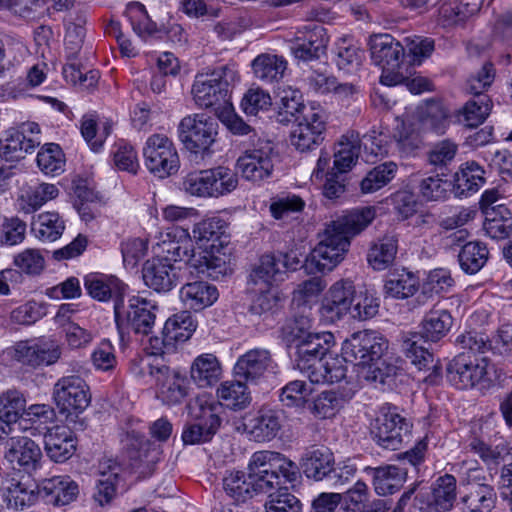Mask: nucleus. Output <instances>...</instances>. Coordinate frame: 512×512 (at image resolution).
I'll use <instances>...</instances> for the list:
<instances>
[{
    "label": "nucleus",
    "mask_w": 512,
    "mask_h": 512,
    "mask_svg": "<svg viewBox=\"0 0 512 512\" xmlns=\"http://www.w3.org/2000/svg\"><path fill=\"white\" fill-rule=\"evenodd\" d=\"M361 150L360 135L356 131H347L343 134L334 153L333 170L346 173L356 164Z\"/></svg>",
    "instance_id": "obj_39"
},
{
    "label": "nucleus",
    "mask_w": 512,
    "mask_h": 512,
    "mask_svg": "<svg viewBox=\"0 0 512 512\" xmlns=\"http://www.w3.org/2000/svg\"><path fill=\"white\" fill-rule=\"evenodd\" d=\"M447 378L458 389L477 387L484 392L495 385L498 375L487 357L462 352L448 364Z\"/></svg>",
    "instance_id": "obj_5"
},
{
    "label": "nucleus",
    "mask_w": 512,
    "mask_h": 512,
    "mask_svg": "<svg viewBox=\"0 0 512 512\" xmlns=\"http://www.w3.org/2000/svg\"><path fill=\"white\" fill-rule=\"evenodd\" d=\"M329 37L326 29L321 25L306 26L303 31L297 32L290 41V50L294 57L302 61L319 59L325 54Z\"/></svg>",
    "instance_id": "obj_18"
},
{
    "label": "nucleus",
    "mask_w": 512,
    "mask_h": 512,
    "mask_svg": "<svg viewBox=\"0 0 512 512\" xmlns=\"http://www.w3.org/2000/svg\"><path fill=\"white\" fill-rule=\"evenodd\" d=\"M65 223L57 212H43L33 218L31 231L43 242H53L61 237Z\"/></svg>",
    "instance_id": "obj_44"
},
{
    "label": "nucleus",
    "mask_w": 512,
    "mask_h": 512,
    "mask_svg": "<svg viewBox=\"0 0 512 512\" xmlns=\"http://www.w3.org/2000/svg\"><path fill=\"white\" fill-rule=\"evenodd\" d=\"M145 284L156 292H168L176 286L178 275L176 268L167 259L147 260L142 270Z\"/></svg>",
    "instance_id": "obj_27"
},
{
    "label": "nucleus",
    "mask_w": 512,
    "mask_h": 512,
    "mask_svg": "<svg viewBox=\"0 0 512 512\" xmlns=\"http://www.w3.org/2000/svg\"><path fill=\"white\" fill-rule=\"evenodd\" d=\"M397 238L395 235H385L374 243L368 251L367 261L376 271L388 268L394 261L397 253Z\"/></svg>",
    "instance_id": "obj_45"
},
{
    "label": "nucleus",
    "mask_w": 512,
    "mask_h": 512,
    "mask_svg": "<svg viewBox=\"0 0 512 512\" xmlns=\"http://www.w3.org/2000/svg\"><path fill=\"white\" fill-rule=\"evenodd\" d=\"M419 288L418 277L406 269L389 273L384 284L385 295L395 299L413 296Z\"/></svg>",
    "instance_id": "obj_43"
},
{
    "label": "nucleus",
    "mask_w": 512,
    "mask_h": 512,
    "mask_svg": "<svg viewBox=\"0 0 512 512\" xmlns=\"http://www.w3.org/2000/svg\"><path fill=\"white\" fill-rule=\"evenodd\" d=\"M433 505L438 512L449 511L456 500V479L451 474L440 476L432 488Z\"/></svg>",
    "instance_id": "obj_53"
},
{
    "label": "nucleus",
    "mask_w": 512,
    "mask_h": 512,
    "mask_svg": "<svg viewBox=\"0 0 512 512\" xmlns=\"http://www.w3.org/2000/svg\"><path fill=\"white\" fill-rule=\"evenodd\" d=\"M196 329V322L189 311H181L169 317L165 322L163 334L175 342H185Z\"/></svg>",
    "instance_id": "obj_50"
},
{
    "label": "nucleus",
    "mask_w": 512,
    "mask_h": 512,
    "mask_svg": "<svg viewBox=\"0 0 512 512\" xmlns=\"http://www.w3.org/2000/svg\"><path fill=\"white\" fill-rule=\"evenodd\" d=\"M290 134L292 146L299 152L316 149L324 140L326 132V115L321 109L309 108L295 119Z\"/></svg>",
    "instance_id": "obj_14"
},
{
    "label": "nucleus",
    "mask_w": 512,
    "mask_h": 512,
    "mask_svg": "<svg viewBox=\"0 0 512 512\" xmlns=\"http://www.w3.org/2000/svg\"><path fill=\"white\" fill-rule=\"evenodd\" d=\"M158 248L162 253L160 258L171 261H185L191 266V259L196 253L193 239L187 229L174 227L161 236Z\"/></svg>",
    "instance_id": "obj_23"
},
{
    "label": "nucleus",
    "mask_w": 512,
    "mask_h": 512,
    "mask_svg": "<svg viewBox=\"0 0 512 512\" xmlns=\"http://www.w3.org/2000/svg\"><path fill=\"white\" fill-rule=\"evenodd\" d=\"M2 445L4 458L12 465L13 469L18 468L30 472L38 467L42 452L29 437H9L4 440Z\"/></svg>",
    "instance_id": "obj_19"
},
{
    "label": "nucleus",
    "mask_w": 512,
    "mask_h": 512,
    "mask_svg": "<svg viewBox=\"0 0 512 512\" xmlns=\"http://www.w3.org/2000/svg\"><path fill=\"white\" fill-rule=\"evenodd\" d=\"M388 341L374 331L353 333L342 344V356L360 368L358 373L366 380L385 383L396 374V367L383 358L388 350Z\"/></svg>",
    "instance_id": "obj_2"
},
{
    "label": "nucleus",
    "mask_w": 512,
    "mask_h": 512,
    "mask_svg": "<svg viewBox=\"0 0 512 512\" xmlns=\"http://www.w3.org/2000/svg\"><path fill=\"white\" fill-rule=\"evenodd\" d=\"M453 324V317L442 302L436 303L424 316L421 333L404 332L401 335V348L405 356L419 370L433 365V354L423 344L437 342L447 335Z\"/></svg>",
    "instance_id": "obj_3"
},
{
    "label": "nucleus",
    "mask_w": 512,
    "mask_h": 512,
    "mask_svg": "<svg viewBox=\"0 0 512 512\" xmlns=\"http://www.w3.org/2000/svg\"><path fill=\"white\" fill-rule=\"evenodd\" d=\"M239 81L234 65H224L210 74L197 75L192 86L193 99L201 108L229 103L231 88Z\"/></svg>",
    "instance_id": "obj_8"
},
{
    "label": "nucleus",
    "mask_w": 512,
    "mask_h": 512,
    "mask_svg": "<svg viewBox=\"0 0 512 512\" xmlns=\"http://www.w3.org/2000/svg\"><path fill=\"white\" fill-rule=\"evenodd\" d=\"M53 400L66 422L74 430H84L87 423L80 417L91 402V394L85 380L77 375L63 376L53 387Z\"/></svg>",
    "instance_id": "obj_6"
},
{
    "label": "nucleus",
    "mask_w": 512,
    "mask_h": 512,
    "mask_svg": "<svg viewBox=\"0 0 512 512\" xmlns=\"http://www.w3.org/2000/svg\"><path fill=\"white\" fill-rule=\"evenodd\" d=\"M212 169L190 172L183 181L184 190L199 197H213Z\"/></svg>",
    "instance_id": "obj_60"
},
{
    "label": "nucleus",
    "mask_w": 512,
    "mask_h": 512,
    "mask_svg": "<svg viewBox=\"0 0 512 512\" xmlns=\"http://www.w3.org/2000/svg\"><path fill=\"white\" fill-rule=\"evenodd\" d=\"M201 408V420L187 425L183 430L182 440L185 444L193 445L209 441L220 426L221 419L213 412L211 406Z\"/></svg>",
    "instance_id": "obj_37"
},
{
    "label": "nucleus",
    "mask_w": 512,
    "mask_h": 512,
    "mask_svg": "<svg viewBox=\"0 0 512 512\" xmlns=\"http://www.w3.org/2000/svg\"><path fill=\"white\" fill-rule=\"evenodd\" d=\"M84 286L88 294L99 301L122 299L127 286L115 276L104 274H89L84 279Z\"/></svg>",
    "instance_id": "obj_33"
},
{
    "label": "nucleus",
    "mask_w": 512,
    "mask_h": 512,
    "mask_svg": "<svg viewBox=\"0 0 512 512\" xmlns=\"http://www.w3.org/2000/svg\"><path fill=\"white\" fill-rule=\"evenodd\" d=\"M491 108L492 101L488 95L474 96L458 111V121L470 128L477 127L485 121Z\"/></svg>",
    "instance_id": "obj_46"
},
{
    "label": "nucleus",
    "mask_w": 512,
    "mask_h": 512,
    "mask_svg": "<svg viewBox=\"0 0 512 512\" xmlns=\"http://www.w3.org/2000/svg\"><path fill=\"white\" fill-rule=\"evenodd\" d=\"M2 498L8 508L17 510L32 505L37 495L33 489H29L20 481L11 479L4 487Z\"/></svg>",
    "instance_id": "obj_57"
},
{
    "label": "nucleus",
    "mask_w": 512,
    "mask_h": 512,
    "mask_svg": "<svg viewBox=\"0 0 512 512\" xmlns=\"http://www.w3.org/2000/svg\"><path fill=\"white\" fill-rule=\"evenodd\" d=\"M62 355L60 343L50 337L19 341L13 346L12 357L24 366L37 369L55 364Z\"/></svg>",
    "instance_id": "obj_13"
},
{
    "label": "nucleus",
    "mask_w": 512,
    "mask_h": 512,
    "mask_svg": "<svg viewBox=\"0 0 512 512\" xmlns=\"http://www.w3.org/2000/svg\"><path fill=\"white\" fill-rule=\"evenodd\" d=\"M511 212L504 205L487 208L483 228L492 239L503 240L512 237Z\"/></svg>",
    "instance_id": "obj_42"
},
{
    "label": "nucleus",
    "mask_w": 512,
    "mask_h": 512,
    "mask_svg": "<svg viewBox=\"0 0 512 512\" xmlns=\"http://www.w3.org/2000/svg\"><path fill=\"white\" fill-rule=\"evenodd\" d=\"M271 105L269 93L259 87L250 88L241 101L242 110L246 115H257L260 111L268 110Z\"/></svg>",
    "instance_id": "obj_64"
},
{
    "label": "nucleus",
    "mask_w": 512,
    "mask_h": 512,
    "mask_svg": "<svg viewBox=\"0 0 512 512\" xmlns=\"http://www.w3.org/2000/svg\"><path fill=\"white\" fill-rule=\"evenodd\" d=\"M458 145L449 140H441L435 143L427 154L428 163L438 169L448 167L455 159Z\"/></svg>",
    "instance_id": "obj_63"
},
{
    "label": "nucleus",
    "mask_w": 512,
    "mask_h": 512,
    "mask_svg": "<svg viewBox=\"0 0 512 512\" xmlns=\"http://www.w3.org/2000/svg\"><path fill=\"white\" fill-rule=\"evenodd\" d=\"M148 170L163 178L174 174L179 168V157L172 141L164 134L148 137L143 148Z\"/></svg>",
    "instance_id": "obj_15"
},
{
    "label": "nucleus",
    "mask_w": 512,
    "mask_h": 512,
    "mask_svg": "<svg viewBox=\"0 0 512 512\" xmlns=\"http://www.w3.org/2000/svg\"><path fill=\"white\" fill-rule=\"evenodd\" d=\"M275 157L274 144L259 139L238 158L236 167L245 180L260 184L272 177Z\"/></svg>",
    "instance_id": "obj_12"
},
{
    "label": "nucleus",
    "mask_w": 512,
    "mask_h": 512,
    "mask_svg": "<svg viewBox=\"0 0 512 512\" xmlns=\"http://www.w3.org/2000/svg\"><path fill=\"white\" fill-rule=\"evenodd\" d=\"M249 479L253 493H273L285 488L286 483H295L300 477L297 464L275 451H257L248 463Z\"/></svg>",
    "instance_id": "obj_4"
},
{
    "label": "nucleus",
    "mask_w": 512,
    "mask_h": 512,
    "mask_svg": "<svg viewBox=\"0 0 512 512\" xmlns=\"http://www.w3.org/2000/svg\"><path fill=\"white\" fill-rule=\"evenodd\" d=\"M190 259V267L195 270L196 274L203 277L219 280L231 273L228 257L225 253H220V251H202Z\"/></svg>",
    "instance_id": "obj_35"
},
{
    "label": "nucleus",
    "mask_w": 512,
    "mask_h": 512,
    "mask_svg": "<svg viewBox=\"0 0 512 512\" xmlns=\"http://www.w3.org/2000/svg\"><path fill=\"white\" fill-rule=\"evenodd\" d=\"M276 364L269 350L255 348L240 356L235 364V375L246 382L256 383L266 372L273 371Z\"/></svg>",
    "instance_id": "obj_24"
},
{
    "label": "nucleus",
    "mask_w": 512,
    "mask_h": 512,
    "mask_svg": "<svg viewBox=\"0 0 512 512\" xmlns=\"http://www.w3.org/2000/svg\"><path fill=\"white\" fill-rule=\"evenodd\" d=\"M485 171L475 161L463 163L454 176V191L462 196L477 192L485 183Z\"/></svg>",
    "instance_id": "obj_41"
},
{
    "label": "nucleus",
    "mask_w": 512,
    "mask_h": 512,
    "mask_svg": "<svg viewBox=\"0 0 512 512\" xmlns=\"http://www.w3.org/2000/svg\"><path fill=\"white\" fill-rule=\"evenodd\" d=\"M370 52L373 63L382 69L380 82L395 86L405 79L403 59L404 47L390 34H377L370 39Z\"/></svg>",
    "instance_id": "obj_9"
},
{
    "label": "nucleus",
    "mask_w": 512,
    "mask_h": 512,
    "mask_svg": "<svg viewBox=\"0 0 512 512\" xmlns=\"http://www.w3.org/2000/svg\"><path fill=\"white\" fill-rule=\"evenodd\" d=\"M26 400L17 390H7L0 396V420L11 429L25 411Z\"/></svg>",
    "instance_id": "obj_56"
},
{
    "label": "nucleus",
    "mask_w": 512,
    "mask_h": 512,
    "mask_svg": "<svg viewBox=\"0 0 512 512\" xmlns=\"http://www.w3.org/2000/svg\"><path fill=\"white\" fill-rule=\"evenodd\" d=\"M157 397L168 406L178 405L189 393V380L177 370L165 367L163 375L156 383Z\"/></svg>",
    "instance_id": "obj_29"
},
{
    "label": "nucleus",
    "mask_w": 512,
    "mask_h": 512,
    "mask_svg": "<svg viewBox=\"0 0 512 512\" xmlns=\"http://www.w3.org/2000/svg\"><path fill=\"white\" fill-rule=\"evenodd\" d=\"M157 306L152 301L132 295L127 301L116 300L114 304V317L117 330L122 339L131 333L149 335L156 321Z\"/></svg>",
    "instance_id": "obj_7"
},
{
    "label": "nucleus",
    "mask_w": 512,
    "mask_h": 512,
    "mask_svg": "<svg viewBox=\"0 0 512 512\" xmlns=\"http://www.w3.org/2000/svg\"><path fill=\"white\" fill-rule=\"evenodd\" d=\"M127 453L129 465L142 476L150 475L160 461V445L148 440L143 434L131 431L127 434Z\"/></svg>",
    "instance_id": "obj_17"
},
{
    "label": "nucleus",
    "mask_w": 512,
    "mask_h": 512,
    "mask_svg": "<svg viewBox=\"0 0 512 512\" xmlns=\"http://www.w3.org/2000/svg\"><path fill=\"white\" fill-rule=\"evenodd\" d=\"M223 488L236 502H246L254 495L249 473L246 475L243 471H228L223 478Z\"/></svg>",
    "instance_id": "obj_54"
},
{
    "label": "nucleus",
    "mask_w": 512,
    "mask_h": 512,
    "mask_svg": "<svg viewBox=\"0 0 512 512\" xmlns=\"http://www.w3.org/2000/svg\"><path fill=\"white\" fill-rule=\"evenodd\" d=\"M76 445V438L68 427L56 426L44 435L45 452L56 463L70 459L76 451Z\"/></svg>",
    "instance_id": "obj_30"
},
{
    "label": "nucleus",
    "mask_w": 512,
    "mask_h": 512,
    "mask_svg": "<svg viewBox=\"0 0 512 512\" xmlns=\"http://www.w3.org/2000/svg\"><path fill=\"white\" fill-rule=\"evenodd\" d=\"M227 223L219 218L213 217L202 220L193 228V242L202 251L219 252L229 243V236L226 233Z\"/></svg>",
    "instance_id": "obj_26"
},
{
    "label": "nucleus",
    "mask_w": 512,
    "mask_h": 512,
    "mask_svg": "<svg viewBox=\"0 0 512 512\" xmlns=\"http://www.w3.org/2000/svg\"><path fill=\"white\" fill-rule=\"evenodd\" d=\"M372 477L374 490L378 495L386 496L398 491L407 478V470L396 465L367 467L365 469Z\"/></svg>",
    "instance_id": "obj_32"
},
{
    "label": "nucleus",
    "mask_w": 512,
    "mask_h": 512,
    "mask_svg": "<svg viewBox=\"0 0 512 512\" xmlns=\"http://www.w3.org/2000/svg\"><path fill=\"white\" fill-rule=\"evenodd\" d=\"M300 465L307 478L322 481L329 477L335 459L329 448L312 445L302 454Z\"/></svg>",
    "instance_id": "obj_28"
},
{
    "label": "nucleus",
    "mask_w": 512,
    "mask_h": 512,
    "mask_svg": "<svg viewBox=\"0 0 512 512\" xmlns=\"http://www.w3.org/2000/svg\"><path fill=\"white\" fill-rule=\"evenodd\" d=\"M244 431L257 442L270 441L277 437L282 428V414L266 406L244 418Z\"/></svg>",
    "instance_id": "obj_20"
},
{
    "label": "nucleus",
    "mask_w": 512,
    "mask_h": 512,
    "mask_svg": "<svg viewBox=\"0 0 512 512\" xmlns=\"http://www.w3.org/2000/svg\"><path fill=\"white\" fill-rule=\"evenodd\" d=\"M420 121L423 126L438 134H444L449 126L450 113L441 101L429 100L420 108Z\"/></svg>",
    "instance_id": "obj_48"
},
{
    "label": "nucleus",
    "mask_w": 512,
    "mask_h": 512,
    "mask_svg": "<svg viewBox=\"0 0 512 512\" xmlns=\"http://www.w3.org/2000/svg\"><path fill=\"white\" fill-rule=\"evenodd\" d=\"M59 189L54 184L42 183L37 186H24L20 189L16 199V206L20 212L31 214L47 201L55 199Z\"/></svg>",
    "instance_id": "obj_36"
},
{
    "label": "nucleus",
    "mask_w": 512,
    "mask_h": 512,
    "mask_svg": "<svg viewBox=\"0 0 512 512\" xmlns=\"http://www.w3.org/2000/svg\"><path fill=\"white\" fill-rule=\"evenodd\" d=\"M313 319L308 314H298L281 328V338L287 347H293L313 332Z\"/></svg>",
    "instance_id": "obj_55"
},
{
    "label": "nucleus",
    "mask_w": 512,
    "mask_h": 512,
    "mask_svg": "<svg viewBox=\"0 0 512 512\" xmlns=\"http://www.w3.org/2000/svg\"><path fill=\"white\" fill-rule=\"evenodd\" d=\"M183 305L194 311H201L211 306L219 296L214 285L205 281H194L183 285L179 292Z\"/></svg>",
    "instance_id": "obj_34"
},
{
    "label": "nucleus",
    "mask_w": 512,
    "mask_h": 512,
    "mask_svg": "<svg viewBox=\"0 0 512 512\" xmlns=\"http://www.w3.org/2000/svg\"><path fill=\"white\" fill-rule=\"evenodd\" d=\"M480 474L479 469L468 471L466 491L461 496L467 512H489L494 507L496 493L490 485L478 482Z\"/></svg>",
    "instance_id": "obj_22"
},
{
    "label": "nucleus",
    "mask_w": 512,
    "mask_h": 512,
    "mask_svg": "<svg viewBox=\"0 0 512 512\" xmlns=\"http://www.w3.org/2000/svg\"><path fill=\"white\" fill-rule=\"evenodd\" d=\"M355 297L354 283L349 279L335 282L322 302L321 313L332 322L340 320L351 313Z\"/></svg>",
    "instance_id": "obj_21"
},
{
    "label": "nucleus",
    "mask_w": 512,
    "mask_h": 512,
    "mask_svg": "<svg viewBox=\"0 0 512 512\" xmlns=\"http://www.w3.org/2000/svg\"><path fill=\"white\" fill-rule=\"evenodd\" d=\"M488 249L480 242H468L462 246L458 260L460 267L468 274L477 273L488 260Z\"/></svg>",
    "instance_id": "obj_52"
},
{
    "label": "nucleus",
    "mask_w": 512,
    "mask_h": 512,
    "mask_svg": "<svg viewBox=\"0 0 512 512\" xmlns=\"http://www.w3.org/2000/svg\"><path fill=\"white\" fill-rule=\"evenodd\" d=\"M219 124L205 114L184 117L178 126L179 138L185 148L195 154L208 152L216 141Z\"/></svg>",
    "instance_id": "obj_11"
},
{
    "label": "nucleus",
    "mask_w": 512,
    "mask_h": 512,
    "mask_svg": "<svg viewBox=\"0 0 512 512\" xmlns=\"http://www.w3.org/2000/svg\"><path fill=\"white\" fill-rule=\"evenodd\" d=\"M41 143L38 137H27L16 129L6 131L0 139V156L7 161H16L32 152Z\"/></svg>",
    "instance_id": "obj_38"
},
{
    "label": "nucleus",
    "mask_w": 512,
    "mask_h": 512,
    "mask_svg": "<svg viewBox=\"0 0 512 512\" xmlns=\"http://www.w3.org/2000/svg\"><path fill=\"white\" fill-rule=\"evenodd\" d=\"M252 69L256 78L272 83L283 77L286 61L274 54H261L252 61Z\"/></svg>",
    "instance_id": "obj_47"
},
{
    "label": "nucleus",
    "mask_w": 512,
    "mask_h": 512,
    "mask_svg": "<svg viewBox=\"0 0 512 512\" xmlns=\"http://www.w3.org/2000/svg\"><path fill=\"white\" fill-rule=\"evenodd\" d=\"M286 263L273 254H265L249 275V284L254 292H264L283 280Z\"/></svg>",
    "instance_id": "obj_25"
},
{
    "label": "nucleus",
    "mask_w": 512,
    "mask_h": 512,
    "mask_svg": "<svg viewBox=\"0 0 512 512\" xmlns=\"http://www.w3.org/2000/svg\"><path fill=\"white\" fill-rule=\"evenodd\" d=\"M334 345V335L331 332H313L298 342L295 348V365L302 372H310L322 367L323 357Z\"/></svg>",
    "instance_id": "obj_16"
},
{
    "label": "nucleus",
    "mask_w": 512,
    "mask_h": 512,
    "mask_svg": "<svg viewBox=\"0 0 512 512\" xmlns=\"http://www.w3.org/2000/svg\"><path fill=\"white\" fill-rule=\"evenodd\" d=\"M37 164L40 170L49 175L59 174L64 171V154L58 144H46L38 152Z\"/></svg>",
    "instance_id": "obj_59"
},
{
    "label": "nucleus",
    "mask_w": 512,
    "mask_h": 512,
    "mask_svg": "<svg viewBox=\"0 0 512 512\" xmlns=\"http://www.w3.org/2000/svg\"><path fill=\"white\" fill-rule=\"evenodd\" d=\"M305 207V201L298 195L287 194L273 199L269 210L273 218L286 219L295 213H300Z\"/></svg>",
    "instance_id": "obj_62"
},
{
    "label": "nucleus",
    "mask_w": 512,
    "mask_h": 512,
    "mask_svg": "<svg viewBox=\"0 0 512 512\" xmlns=\"http://www.w3.org/2000/svg\"><path fill=\"white\" fill-rule=\"evenodd\" d=\"M40 493L47 503L64 506L76 500L79 487L69 476H54L42 481Z\"/></svg>",
    "instance_id": "obj_31"
},
{
    "label": "nucleus",
    "mask_w": 512,
    "mask_h": 512,
    "mask_svg": "<svg viewBox=\"0 0 512 512\" xmlns=\"http://www.w3.org/2000/svg\"><path fill=\"white\" fill-rule=\"evenodd\" d=\"M221 373L220 362L215 355L210 353L195 358L190 369L192 380L201 388L216 384L221 377Z\"/></svg>",
    "instance_id": "obj_40"
},
{
    "label": "nucleus",
    "mask_w": 512,
    "mask_h": 512,
    "mask_svg": "<svg viewBox=\"0 0 512 512\" xmlns=\"http://www.w3.org/2000/svg\"><path fill=\"white\" fill-rule=\"evenodd\" d=\"M397 164L387 161L371 169L360 182L361 192L369 194L386 186L396 175Z\"/></svg>",
    "instance_id": "obj_51"
},
{
    "label": "nucleus",
    "mask_w": 512,
    "mask_h": 512,
    "mask_svg": "<svg viewBox=\"0 0 512 512\" xmlns=\"http://www.w3.org/2000/svg\"><path fill=\"white\" fill-rule=\"evenodd\" d=\"M412 424L392 404L383 405L371 423V436L382 448L398 450L409 441Z\"/></svg>",
    "instance_id": "obj_10"
},
{
    "label": "nucleus",
    "mask_w": 512,
    "mask_h": 512,
    "mask_svg": "<svg viewBox=\"0 0 512 512\" xmlns=\"http://www.w3.org/2000/svg\"><path fill=\"white\" fill-rule=\"evenodd\" d=\"M336 65L346 73H355L362 65L364 51L358 46L341 39L336 46Z\"/></svg>",
    "instance_id": "obj_58"
},
{
    "label": "nucleus",
    "mask_w": 512,
    "mask_h": 512,
    "mask_svg": "<svg viewBox=\"0 0 512 512\" xmlns=\"http://www.w3.org/2000/svg\"><path fill=\"white\" fill-rule=\"evenodd\" d=\"M265 510L266 512H301V503L299 499L285 487L268 495Z\"/></svg>",
    "instance_id": "obj_61"
},
{
    "label": "nucleus",
    "mask_w": 512,
    "mask_h": 512,
    "mask_svg": "<svg viewBox=\"0 0 512 512\" xmlns=\"http://www.w3.org/2000/svg\"><path fill=\"white\" fill-rule=\"evenodd\" d=\"M221 403L231 409H244L250 404L251 396L242 381H225L217 389Z\"/></svg>",
    "instance_id": "obj_49"
},
{
    "label": "nucleus",
    "mask_w": 512,
    "mask_h": 512,
    "mask_svg": "<svg viewBox=\"0 0 512 512\" xmlns=\"http://www.w3.org/2000/svg\"><path fill=\"white\" fill-rule=\"evenodd\" d=\"M372 207L354 209L327 225L308 262L318 272L332 271L341 263L350 247V240L363 231L374 219Z\"/></svg>",
    "instance_id": "obj_1"
}]
</instances>
